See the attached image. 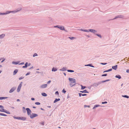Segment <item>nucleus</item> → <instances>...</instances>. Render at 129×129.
I'll return each mask as SVG.
<instances>
[{
    "mask_svg": "<svg viewBox=\"0 0 129 129\" xmlns=\"http://www.w3.org/2000/svg\"><path fill=\"white\" fill-rule=\"evenodd\" d=\"M110 80L108 79L105 81H100L98 83H94L91 85V86L97 87L98 86L99 84H101L102 83H104L106 82L109 81Z\"/></svg>",
    "mask_w": 129,
    "mask_h": 129,
    "instance_id": "1",
    "label": "nucleus"
},
{
    "mask_svg": "<svg viewBox=\"0 0 129 129\" xmlns=\"http://www.w3.org/2000/svg\"><path fill=\"white\" fill-rule=\"evenodd\" d=\"M79 30L81 31L87 32H88L89 31H90V32L94 34L95 35V34L97 32V31L96 30L93 29H89L88 30H87L84 29H79Z\"/></svg>",
    "mask_w": 129,
    "mask_h": 129,
    "instance_id": "2",
    "label": "nucleus"
},
{
    "mask_svg": "<svg viewBox=\"0 0 129 129\" xmlns=\"http://www.w3.org/2000/svg\"><path fill=\"white\" fill-rule=\"evenodd\" d=\"M13 118L15 119L21 120H22L24 121L26 120V118L24 117H16L14 116H13Z\"/></svg>",
    "mask_w": 129,
    "mask_h": 129,
    "instance_id": "3",
    "label": "nucleus"
},
{
    "mask_svg": "<svg viewBox=\"0 0 129 129\" xmlns=\"http://www.w3.org/2000/svg\"><path fill=\"white\" fill-rule=\"evenodd\" d=\"M38 116V115L37 114L35 113H32L29 116L30 118L31 119L35 117H37Z\"/></svg>",
    "mask_w": 129,
    "mask_h": 129,
    "instance_id": "4",
    "label": "nucleus"
},
{
    "mask_svg": "<svg viewBox=\"0 0 129 129\" xmlns=\"http://www.w3.org/2000/svg\"><path fill=\"white\" fill-rule=\"evenodd\" d=\"M69 80L71 82V83H76V80L75 79L69 78Z\"/></svg>",
    "mask_w": 129,
    "mask_h": 129,
    "instance_id": "5",
    "label": "nucleus"
},
{
    "mask_svg": "<svg viewBox=\"0 0 129 129\" xmlns=\"http://www.w3.org/2000/svg\"><path fill=\"white\" fill-rule=\"evenodd\" d=\"M23 83L22 82H21L20 83V84H19V85L18 86V87L17 90V91L18 92H19L21 88L22 84Z\"/></svg>",
    "mask_w": 129,
    "mask_h": 129,
    "instance_id": "6",
    "label": "nucleus"
},
{
    "mask_svg": "<svg viewBox=\"0 0 129 129\" xmlns=\"http://www.w3.org/2000/svg\"><path fill=\"white\" fill-rule=\"evenodd\" d=\"M26 110L27 111V115L29 116L31 114V111L29 108H26Z\"/></svg>",
    "mask_w": 129,
    "mask_h": 129,
    "instance_id": "7",
    "label": "nucleus"
},
{
    "mask_svg": "<svg viewBox=\"0 0 129 129\" xmlns=\"http://www.w3.org/2000/svg\"><path fill=\"white\" fill-rule=\"evenodd\" d=\"M11 13V11H7L5 13H2L0 12V15H6Z\"/></svg>",
    "mask_w": 129,
    "mask_h": 129,
    "instance_id": "8",
    "label": "nucleus"
},
{
    "mask_svg": "<svg viewBox=\"0 0 129 129\" xmlns=\"http://www.w3.org/2000/svg\"><path fill=\"white\" fill-rule=\"evenodd\" d=\"M47 86V84H44L41 85L40 88H44L46 87Z\"/></svg>",
    "mask_w": 129,
    "mask_h": 129,
    "instance_id": "9",
    "label": "nucleus"
},
{
    "mask_svg": "<svg viewBox=\"0 0 129 129\" xmlns=\"http://www.w3.org/2000/svg\"><path fill=\"white\" fill-rule=\"evenodd\" d=\"M16 89V87H13L9 91L10 93H11L13 92Z\"/></svg>",
    "mask_w": 129,
    "mask_h": 129,
    "instance_id": "10",
    "label": "nucleus"
},
{
    "mask_svg": "<svg viewBox=\"0 0 129 129\" xmlns=\"http://www.w3.org/2000/svg\"><path fill=\"white\" fill-rule=\"evenodd\" d=\"M5 35L4 34H3L0 35V39H3L5 36Z\"/></svg>",
    "mask_w": 129,
    "mask_h": 129,
    "instance_id": "11",
    "label": "nucleus"
},
{
    "mask_svg": "<svg viewBox=\"0 0 129 129\" xmlns=\"http://www.w3.org/2000/svg\"><path fill=\"white\" fill-rule=\"evenodd\" d=\"M117 68V65H116L112 67V68L113 69L116 70Z\"/></svg>",
    "mask_w": 129,
    "mask_h": 129,
    "instance_id": "12",
    "label": "nucleus"
},
{
    "mask_svg": "<svg viewBox=\"0 0 129 129\" xmlns=\"http://www.w3.org/2000/svg\"><path fill=\"white\" fill-rule=\"evenodd\" d=\"M100 106H100L99 105H95L94 106V107H93L92 109H95L97 107H100Z\"/></svg>",
    "mask_w": 129,
    "mask_h": 129,
    "instance_id": "13",
    "label": "nucleus"
},
{
    "mask_svg": "<svg viewBox=\"0 0 129 129\" xmlns=\"http://www.w3.org/2000/svg\"><path fill=\"white\" fill-rule=\"evenodd\" d=\"M59 28L60 30H64V27L63 26H59Z\"/></svg>",
    "mask_w": 129,
    "mask_h": 129,
    "instance_id": "14",
    "label": "nucleus"
},
{
    "mask_svg": "<svg viewBox=\"0 0 129 129\" xmlns=\"http://www.w3.org/2000/svg\"><path fill=\"white\" fill-rule=\"evenodd\" d=\"M20 62V61H18L16 62L13 61L12 62V63L13 64L16 65V64H18Z\"/></svg>",
    "mask_w": 129,
    "mask_h": 129,
    "instance_id": "15",
    "label": "nucleus"
},
{
    "mask_svg": "<svg viewBox=\"0 0 129 129\" xmlns=\"http://www.w3.org/2000/svg\"><path fill=\"white\" fill-rule=\"evenodd\" d=\"M66 68L65 67H63L61 69H60L59 70L60 71H66Z\"/></svg>",
    "mask_w": 129,
    "mask_h": 129,
    "instance_id": "16",
    "label": "nucleus"
},
{
    "mask_svg": "<svg viewBox=\"0 0 129 129\" xmlns=\"http://www.w3.org/2000/svg\"><path fill=\"white\" fill-rule=\"evenodd\" d=\"M22 9V8L21 7L18 8L16 9V11H17V12L21 11Z\"/></svg>",
    "mask_w": 129,
    "mask_h": 129,
    "instance_id": "17",
    "label": "nucleus"
},
{
    "mask_svg": "<svg viewBox=\"0 0 129 129\" xmlns=\"http://www.w3.org/2000/svg\"><path fill=\"white\" fill-rule=\"evenodd\" d=\"M79 95L80 97L82 95V96H85L87 95V94H82L81 93H79Z\"/></svg>",
    "mask_w": 129,
    "mask_h": 129,
    "instance_id": "18",
    "label": "nucleus"
},
{
    "mask_svg": "<svg viewBox=\"0 0 129 129\" xmlns=\"http://www.w3.org/2000/svg\"><path fill=\"white\" fill-rule=\"evenodd\" d=\"M117 17L118 18H122L124 16L121 15H119L117 16Z\"/></svg>",
    "mask_w": 129,
    "mask_h": 129,
    "instance_id": "19",
    "label": "nucleus"
},
{
    "mask_svg": "<svg viewBox=\"0 0 129 129\" xmlns=\"http://www.w3.org/2000/svg\"><path fill=\"white\" fill-rule=\"evenodd\" d=\"M60 100V99L59 98L58 99H56L54 101V103H55L56 102L59 101Z\"/></svg>",
    "mask_w": 129,
    "mask_h": 129,
    "instance_id": "20",
    "label": "nucleus"
},
{
    "mask_svg": "<svg viewBox=\"0 0 129 129\" xmlns=\"http://www.w3.org/2000/svg\"><path fill=\"white\" fill-rule=\"evenodd\" d=\"M18 71V70L17 69H16L13 72V75H15L16 73H17Z\"/></svg>",
    "mask_w": 129,
    "mask_h": 129,
    "instance_id": "21",
    "label": "nucleus"
},
{
    "mask_svg": "<svg viewBox=\"0 0 129 129\" xmlns=\"http://www.w3.org/2000/svg\"><path fill=\"white\" fill-rule=\"evenodd\" d=\"M57 69H56V68H54V67H53L52 69V71L55 72V71H57Z\"/></svg>",
    "mask_w": 129,
    "mask_h": 129,
    "instance_id": "22",
    "label": "nucleus"
},
{
    "mask_svg": "<svg viewBox=\"0 0 129 129\" xmlns=\"http://www.w3.org/2000/svg\"><path fill=\"white\" fill-rule=\"evenodd\" d=\"M80 92H81L82 93H88L89 92H88L87 91V90L86 89L84 90L83 91H80Z\"/></svg>",
    "mask_w": 129,
    "mask_h": 129,
    "instance_id": "23",
    "label": "nucleus"
},
{
    "mask_svg": "<svg viewBox=\"0 0 129 129\" xmlns=\"http://www.w3.org/2000/svg\"><path fill=\"white\" fill-rule=\"evenodd\" d=\"M85 66H90V67H94L93 66H92L91 64H88L85 65Z\"/></svg>",
    "mask_w": 129,
    "mask_h": 129,
    "instance_id": "24",
    "label": "nucleus"
},
{
    "mask_svg": "<svg viewBox=\"0 0 129 129\" xmlns=\"http://www.w3.org/2000/svg\"><path fill=\"white\" fill-rule=\"evenodd\" d=\"M7 98H8V97H0V100H3V99H5Z\"/></svg>",
    "mask_w": 129,
    "mask_h": 129,
    "instance_id": "25",
    "label": "nucleus"
},
{
    "mask_svg": "<svg viewBox=\"0 0 129 129\" xmlns=\"http://www.w3.org/2000/svg\"><path fill=\"white\" fill-rule=\"evenodd\" d=\"M115 77L116 78H118L119 79H120L121 78V76L119 75H116Z\"/></svg>",
    "mask_w": 129,
    "mask_h": 129,
    "instance_id": "26",
    "label": "nucleus"
},
{
    "mask_svg": "<svg viewBox=\"0 0 129 129\" xmlns=\"http://www.w3.org/2000/svg\"><path fill=\"white\" fill-rule=\"evenodd\" d=\"M112 70V69H110L109 70H108L104 71L103 72V73H104L105 72H107L110 71H111Z\"/></svg>",
    "mask_w": 129,
    "mask_h": 129,
    "instance_id": "27",
    "label": "nucleus"
},
{
    "mask_svg": "<svg viewBox=\"0 0 129 129\" xmlns=\"http://www.w3.org/2000/svg\"><path fill=\"white\" fill-rule=\"evenodd\" d=\"M42 95L44 96H46L47 95L45 93H41Z\"/></svg>",
    "mask_w": 129,
    "mask_h": 129,
    "instance_id": "28",
    "label": "nucleus"
},
{
    "mask_svg": "<svg viewBox=\"0 0 129 129\" xmlns=\"http://www.w3.org/2000/svg\"><path fill=\"white\" fill-rule=\"evenodd\" d=\"M68 38L71 40H73L76 39V38L73 37H69Z\"/></svg>",
    "mask_w": 129,
    "mask_h": 129,
    "instance_id": "29",
    "label": "nucleus"
},
{
    "mask_svg": "<svg viewBox=\"0 0 129 129\" xmlns=\"http://www.w3.org/2000/svg\"><path fill=\"white\" fill-rule=\"evenodd\" d=\"M122 96L124 98H129V96L127 95H122Z\"/></svg>",
    "mask_w": 129,
    "mask_h": 129,
    "instance_id": "30",
    "label": "nucleus"
},
{
    "mask_svg": "<svg viewBox=\"0 0 129 129\" xmlns=\"http://www.w3.org/2000/svg\"><path fill=\"white\" fill-rule=\"evenodd\" d=\"M67 71L68 72H74V71L73 70H67Z\"/></svg>",
    "mask_w": 129,
    "mask_h": 129,
    "instance_id": "31",
    "label": "nucleus"
},
{
    "mask_svg": "<svg viewBox=\"0 0 129 129\" xmlns=\"http://www.w3.org/2000/svg\"><path fill=\"white\" fill-rule=\"evenodd\" d=\"M95 35H96V36H98L100 38H102L101 35L96 34Z\"/></svg>",
    "mask_w": 129,
    "mask_h": 129,
    "instance_id": "32",
    "label": "nucleus"
},
{
    "mask_svg": "<svg viewBox=\"0 0 129 129\" xmlns=\"http://www.w3.org/2000/svg\"><path fill=\"white\" fill-rule=\"evenodd\" d=\"M0 115L4 116H7V115L6 114H3V113H0Z\"/></svg>",
    "mask_w": 129,
    "mask_h": 129,
    "instance_id": "33",
    "label": "nucleus"
},
{
    "mask_svg": "<svg viewBox=\"0 0 129 129\" xmlns=\"http://www.w3.org/2000/svg\"><path fill=\"white\" fill-rule=\"evenodd\" d=\"M17 11H16V10H15L12 11H11V13H17Z\"/></svg>",
    "mask_w": 129,
    "mask_h": 129,
    "instance_id": "34",
    "label": "nucleus"
},
{
    "mask_svg": "<svg viewBox=\"0 0 129 129\" xmlns=\"http://www.w3.org/2000/svg\"><path fill=\"white\" fill-rule=\"evenodd\" d=\"M5 112L7 113L8 114H10V113L8 111H7L6 110H5Z\"/></svg>",
    "mask_w": 129,
    "mask_h": 129,
    "instance_id": "35",
    "label": "nucleus"
},
{
    "mask_svg": "<svg viewBox=\"0 0 129 129\" xmlns=\"http://www.w3.org/2000/svg\"><path fill=\"white\" fill-rule=\"evenodd\" d=\"M5 110L3 109V108L2 109V110H0V111H1V112H5Z\"/></svg>",
    "mask_w": 129,
    "mask_h": 129,
    "instance_id": "36",
    "label": "nucleus"
},
{
    "mask_svg": "<svg viewBox=\"0 0 129 129\" xmlns=\"http://www.w3.org/2000/svg\"><path fill=\"white\" fill-rule=\"evenodd\" d=\"M81 87H81L82 89H84L86 88V87L83 86L82 85H81Z\"/></svg>",
    "mask_w": 129,
    "mask_h": 129,
    "instance_id": "37",
    "label": "nucleus"
},
{
    "mask_svg": "<svg viewBox=\"0 0 129 129\" xmlns=\"http://www.w3.org/2000/svg\"><path fill=\"white\" fill-rule=\"evenodd\" d=\"M38 56V55L37 53H35L33 55V57H35V56Z\"/></svg>",
    "mask_w": 129,
    "mask_h": 129,
    "instance_id": "38",
    "label": "nucleus"
},
{
    "mask_svg": "<svg viewBox=\"0 0 129 129\" xmlns=\"http://www.w3.org/2000/svg\"><path fill=\"white\" fill-rule=\"evenodd\" d=\"M35 104L37 105H40V103L39 102H36L35 103Z\"/></svg>",
    "mask_w": 129,
    "mask_h": 129,
    "instance_id": "39",
    "label": "nucleus"
},
{
    "mask_svg": "<svg viewBox=\"0 0 129 129\" xmlns=\"http://www.w3.org/2000/svg\"><path fill=\"white\" fill-rule=\"evenodd\" d=\"M84 106L85 108H86V107H87L89 108L90 107L89 106H87L86 105H84Z\"/></svg>",
    "mask_w": 129,
    "mask_h": 129,
    "instance_id": "40",
    "label": "nucleus"
},
{
    "mask_svg": "<svg viewBox=\"0 0 129 129\" xmlns=\"http://www.w3.org/2000/svg\"><path fill=\"white\" fill-rule=\"evenodd\" d=\"M24 78V77H19V80H20L21 79H22Z\"/></svg>",
    "mask_w": 129,
    "mask_h": 129,
    "instance_id": "41",
    "label": "nucleus"
},
{
    "mask_svg": "<svg viewBox=\"0 0 129 129\" xmlns=\"http://www.w3.org/2000/svg\"><path fill=\"white\" fill-rule=\"evenodd\" d=\"M59 25H56V26H54V27H55V28H56V27H57V28H59Z\"/></svg>",
    "mask_w": 129,
    "mask_h": 129,
    "instance_id": "42",
    "label": "nucleus"
},
{
    "mask_svg": "<svg viewBox=\"0 0 129 129\" xmlns=\"http://www.w3.org/2000/svg\"><path fill=\"white\" fill-rule=\"evenodd\" d=\"M30 72H29L25 74V75L26 76L28 75H29V74H30Z\"/></svg>",
    "mask_w": 129,
    "mask_h": 129,
    "instance_id": "43",
    "label": "nucleus"
},
{
    "mask_svg": "<svg viewBox=\"0 0 129 129\" xmlns=\"http://www.w3.org/2000/svg\"><path fill=\"white\" fill-rule=\"evenodd\" d=\"M62 92H63L64 93H65L66 92V91L64 89H63L62 91Z\"/></svg>",
    "mask_w": 129,
    "mask_h": 129,
    "instance_id": "44",
    "label": "nucleus"
},
{
    "mask_svg": "<svg viewBox=\"0 0 129 129\" xmlns=\"http://www.w3.org/2000/svg\"><path fill=\"white\" fill-rule=\"evenodd\" d=\"M107 75V74H104L102 75V76H105Z\"/></svg>",
    "mask_w": 129,
    "mask_h": 129,
    "instance_id": "45",
    "label": "nucleus"
},
{
    "mask_svg": "<svg viewBox=\"0 0 129 129\" xmlns=\"http://www.w3.org/2000/svg\"><path fill=\"white\" fill-rule=\"evenodd\" d=\"M55 94H57L58 95H59V93L58 91H56L55 92Z\"/></svg>",
    "mask_w": 129,
    "mask_h": 129,
    "instance_id": "46",
    "label": "nucleus"
},
{
    "mask_svg": "<svg viewBox=\"0 0 129 129\" xmlns=\"http://www.w3.org/2000/svg\"><path fill=\"white\" fill-rule=\"evenodd\" d=\"M107 103V102L106 101H105L104 102H102V104H106Z\"/></svg>",
    "mask_w": 129,
    "mask_h": 129,
    "instance_id": "47",
    "label": "nucleus"
},
{
    "mask_svg": "<svg viewBox=\"0 0 129 129\" xmlns=\"http://www.w3.org/2000/svg\"><path fill=\"white\" fill-rule=\"evenodd\" d=\"M24 63V62H22L19 64V65H20L22 64H23Z\"/></svg>",
    "mask_w": 129,
    "mask_h": 129,
    "instance_id": "48",
    "label": "nucleus"
},
{
    "mask_svg": "<svg viewBox=\"0 0 129 129\" xmlns=\"http://www.w3.org/2000/svg\"><path fill=\"white\" fill-rule=\"evenodd\" d=\"M51 82V80H49V81L47 83V84H49Z\"/></svg>",
    "mask_w": 129,
    "mask_h": 129,
    "instance_id": "49",
    "label": "nucleus"
},
{
    "mask_svg": "<svg viewBox=\"0 0 129 129\" xmlns=\"http://www.w3.org/2000/svg\"><path fill=\"white\" fill-rule=\"evenodd\" d=\"M0 108L3 109V108H4V107L3 106L0 105Z\"/></svg>",
    "mask_w": 129,
    "mask_h": 129,
    "instance_id": "50",
    "label": "nucleus"
},
{
    "mask_svg": "<svg viewBox=\"0 0 129 129\" xmlns=\"http://www.w3.org/2000/svg\"><path fill=\"white\" fill-rule=\"evenodd\" d=\"M27 67L25 65L24 66H23L22 67V68H26Z\"/></svg>",
    "mask_w": 129,
    "mask_h": 129,
    "instance_id": "51",
    "label": "nucleus"
},
{
    "mask_svg": "<svg viewBox=\"0 0 129 129\" xmlns=\"http://www.w3.org/2000/svg\"><path fill=\"white\" fill-rule=\"evenodd\" d=\"M23 113H25L26 112V111L25 110H23Z\"/></svg>",
    "mask_w": 129,
    "mask_h": 129,
    "instance_id": "52",
    "label": "nucleus"
},
{
    "mask_svg": "<svg viewBox=\"0 0 129 129\" xmlns=\"http://www.w3.org/2000/svg\"><path fill=\"white\" fill-rule=\"evenodd\" d=\"M27 64H28V62H27L25 64V66L27 67Z\"/></svg>",
    "mask_w": 129,
    "mask_h": 129,
    "instance_id": "53",
    "label": "nucleus"
},
{
    "mask_svg": "<svg viewBox=\"0 0 129 129\" xmlns=\"http://www.w3.org/2000/svg\"><path fill=\"white\" fill-rule=\"evenodd\" d=\"M5 60V58H3V60L1 61V62L2 63Z\"/></svg>",
    "mask_w": 129,
    "mask_h": 129,
    "instance_id": "54",
    "label": "nucleus"
},
{
    "mask_svg": "<svg viewBox=\"0 0 129 129\" xmlns=\"http://www.w3.org/2000/svg\"><path fill=\"white\" fill-rule=\"evenodd\" d=\"M75 84H73V85H72L71 86V84H70V85H71V87H73V86H75Z\"/></svg>",
    "mask_w": 129,
    "mask_h": 129,
    "instance_id": "55",
    "label": "nucleus"
},
{
    "mask_svg": "<svg viewBox=\"0 0 129 129\" xmlns=\"http://www.w3.org/2000/svg\"><path fill=\"white\" fill-rule=\"evenodd\" d=\"M101 64L103 65H105L107 64V63H101Z\"/></svg>",
    "mask_w": 129,
    "mask_h": 129,
    "instance_id": "56",
    "label": "nucleus"
},
{
    "mask_svg": "<svg viewBox=\"0 0 129 129\" xmlns=\"http://www.w3.org/2000/svg\"><path fill=\"white\" fill-rule=\"evenodd\" d=\"M118 18L117 17V16H116L113 19H111V20H113V19H116L117 18Z\"/></svg>",
    "mask_w": 129,
    "mask_h": 129,
    "instance_id": "57",
    "label": "nucleus"
},
{
    "mask_svg": "<svg viewBox=\"0 0 129 129\" xmlns=\"http://www.w3.org/2000/svg\"><path fill=\"white\" fill-rule=\"evenodd\" d=\"M126 72L127 73H129V70H127L126 71Z\"/></svg>",
    "mask_w": 129,
    "mask_h": 129,
    "instance_id": "58",
    "label": "nucleus"
},
{
    "mask_svg": "<svg viewBox=\"0 0 129 129\" xmlns=\"http://www.w3.org/2000/svg\"><path fill=\"white\" fill-rule=\"evenodd\" d=\"M31 100H33V101H34L35 100V99L34 98H32L31 99Z\"/></svg>",
    "mask_w": 129,
    "mask_h": 129,
    "instance_id": "59",
    "label": "nucleus"
},
{
    "mask_svg": "<svg viewBox=\"0 0 129 129\" xmlns=\"http://www.w3.org/2000/svg\"><path fill=\"white\" fill-rule=\"evenodd\" d=\"M63 30L66 32H68V31L67 30H65V29H64V30Z\"/></svg>",
    "mask_w": 129,
    "mask_h": 129,
    "instance_id": "60",
    "label": "nucleus"
},
{
    "mask_svg": "<svg viewBox=\"0 0 129 129\" xmlns=\"http://www.w3.org/2000/svg\"><path fill=\"white\" fill-rule=\"evenodd\" d=\"M23 110H25V108L24 107H22Z\"/></svg>",
    "mask_w": 129,
    "mask_h": 129,
    "instance_id": "61",
    "label": "nucleus"
},
{
    "mask_svg": "<svg viewBox=\"0 0 129 129\" xmlns=\"http://www.w3.org/2000/svg\"><path fill=\"white\" fill-rule=\"evenodd\" d=\"M17 102H19L20 101V100L19 99H18L17 100Z\"/></svg>",
    "mask_w": 129,
    "mask_h": 129,
    "instance_id": "62",
    "label": "nucleus"
},
{
    "mask_svg": "<svg viewBox=\"0 0 129 129\" xmlns=\"http://www.w3.org/2000/svg\"><path fill=\"white\" fill-rule=\"evenodd\" d=\"M31 64L30 63H29L28 64V66H30Z\"/></svg>",
    "mask_w": 129,
    "mask_h": 129,
    "instance_id": "63",
    "label": "nucleus"
},
{
    "mask_svg": "<svg viewBox=\"0 0 129 129\" xmlns=\"http://www.w3.org/2000/svg\"><path fill=\"white\" fill-rule=\"evenodd\" d=\"M41 124L42 125H44V122H42L41 123Z\"/></svg>",
    "mask_w": 129,
    "mask_h": 129,
    "instance_id": "64",
    "label": "nucleus"
}]
</instances>
